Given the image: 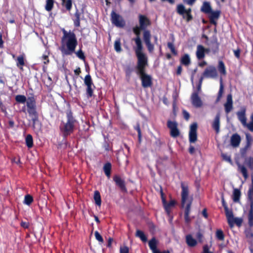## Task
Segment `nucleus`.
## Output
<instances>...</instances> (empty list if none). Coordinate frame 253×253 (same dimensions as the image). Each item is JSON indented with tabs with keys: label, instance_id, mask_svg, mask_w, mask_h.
Instances as JSON below:
<instances>
[{
	"label": "nucleus",
	"instance_id": "f8f14e48",
	"mask_svg": "<svg viewBox=\"0 0 253 253\" xmlns=\"http://www.w3.org/2000/svg\"><path fill=\"white\" fill-rule=\"evenodd\" d=\"M113 179L116 185L120 189L122 192H127V188L126 187L125 181V180L123 179L120 175H115L113 177Z\"/></svg>",
	"mask_w": 253,
	"mask_h": 253
},
{
	"label": "nucleus",
	"instance_id": "4d7b16f0",
	"mask_svg": "<svg viewBox=\"0 0 253 253\" xmlns=\"http://www.w3.org/2000/svg\"><path fill=\"white\" fill-rule=\"evenodd\" d=\"M0 110L3 113L5 116H7L8 113L7 112V108L5 105L1 101H0Z\"/></svg>",
	"mask_w": 253,
	"mask_h": 253
},
{
	"label": "nucleus",
	"instance_id": "6ab92c4d",
	"mask_svg": "<svg viewBox=\"0 0 253 253\" xmlns=\"http://www.w3.org/2000/svg\"><path fill=\"white\" fill-rule=\"evenodd\" d=\"M208 45L211 48V52L213 54L215 55L218 53L219 50V43L218 42L216 38L214 41H211Z\"/></svg>",
	"mask_w": 253,
	"mask_h": 253
},
{
	"label": "nucleus",
	"instance_id": "0eeeda50",
	"mask_svg": "<svg viewBox=\"0 0 253 253\" xmlns=\"http://www.w3.org/2000/svg\"><path fill=\"white\" fill-rule=\"evenodd\" d=\"M111 21L113 24L119 28H123L126 24L123 17L114 10L111 13Z\"/></svg>",
	"mask_w": 253,
	"mask_h": 253
},
{
	"label": "nucleus",
	"instance_id": "cd10ccee",
	"mask_svg": "<svg viewBox=\"0 0 253 253\" xmlns=\"http://www.w3.org/2000/svg\"><path fill=\"white\" fill-rule=\"evenodd\" d=\"M158 241L155 237L152 238L148 243L149 247L152 253H155L158 251H159L157 249Z\"/></svg>",
	"mask_w": 253,
	"mask_h": 253
},
{
	"label": "nucleus",
	"instance_id": "a18cd8bd",
	"mask_svg": "<svg viewBox=\"0 0 253 253\" xmlns=\"http://www.w3.org/2000/svg\"><path fill=\"white\" fill-rule=\"evenodd\" d=\"M84 83L87 85H93L94 87L95 86L93 84L91 77L89 74H87L85 76L84 79Z\"/></svg>",
	"mask_w": 253,
	"mask_h": 253
},
{
	"label": "nucleus",
	"instance_id": "a19ab883",
	"mask_svg": "<svg viewBox=\"0 0 253 253\" xmlns=\"http://www.w3.org/2000/svg\"><path fill=\"white\" fill-rule=\"evenodd\" d=\"M54 0H46L45 9L47 11H50L53 9Z\"/></svg>",
	"mask_w": 253,
	"mask_h": 253
},
{
	"label": "nucleus",
	"instance_id": "e2e57ef3",
	"mask_svg": "<svg viewBox=\"0 0 253 253\" xmlns=\"http://www.w3.org/2000/svg\"><path fill=\"white\" fill-rule=\"evenodd\" d=\"M160 194H161V199H162V201L163 204H166V201H167L166 198V197L165 196V194L163 192V189H162V187H161Z\"/></svg>",
	"mask_w": 253,
	"mask_h": 253
},
{
	"label": "nucleus",
	"instance_id": "ddd939ff",
	"mask_svg": "<svg viewBox=\"0 0 253 253\" xmlns=\"http://www.w3.org/2000/svg\"><path fill=\"white\" fill-rule=\"evenodd\" d=\"M192 105L196 108H200L203 105L202 101L199 97L198 91H194L191 96Z\"/></svg>",
	"mask_w": 253,
	"mask_h": 253
},
{
	"label": "nucleus",
	"instance_id": "f03ea898",
	"mask_svg": "<svg viewBox=\"0 0 253 253\" xmlns=\"http://www.w3.org/2000/svg\"><path fill=\"white\" fill-rule=\"evenodd\" d=\"M137 59L136 73L140 77L142 86L144 88L150 87L153 84L152 79L150 75L146 73V69L148 66V57L147 55L139 56Z\"/></svg>",
	"mask_w": 253,
	"mask_h": 253
},
{
	"label": "nucleus",
	"instance_id": "39448f33",
	"mask_svg": "<svg viewBox=\"0 0 253 253\" xmlns=\"http://www.w3.org/2000/svg\"><path fill=\"white\" fill-rule=\"evenodd\" d=\"M27 112L32 118L33 125L34 126L36 122L38 120L39 115L36 110V101L34 96L28 97L26 100Z\"/></svg>",
	"mask_w": 253,
	"mask_h": 253
},
{
	"label": "nucleus",
	"instance_id": "c756f323",
	"mask_svg": "<svg viewBox=\"0 0 253 253\" xmlns=\"http://www.w3.org/2000/svg\"><path fill=\"white\" fill-rule=\"evenodd\" d=\"M237 165L238 166V171L242 174L244 178L245 179H247L248 178L249 175L246 168L244 166L242 165L238 162L237 163Z\"/></svg>",
	"mask_w": 253,
	"mask_h": 253
},
{
	"label": "nucleus",
	"instance_id": "20e7f679",
	"mask_svg": "<svg viewBox=\"0 0 253 253\" xmlns=\"http://www.w3.org/2000/svg\"><path fill=\"white\" fill-rule=\"evenodd\" d=\"M181 187L182 189L181 192V207L184 208L186 202L187 204L185 208L184 211V219L186 223H188L190 222L191 219L189 217V214L191 210V207L192 205L193 198L188 197L189 189L187 185H185L183 183H181Z\"/></svg>",
	"mask_w": 253,
	"mask_h": 253
},
{
	"label": "nucleus",
	"instance_id": "49530a36",
	"mask_svg": "<svg viewBox=\"0 0 253 253\" xmlns=\"http://www.w3.org/2000/svg\"><path fill=\"white\" fill-rule=\"evenodd\" d=\"M92 85H87L86 89V97L89 99L93 95V89L92 88Z\"/></svg>",
	"mask_w": 253,
	"mask_h": 253
},
{
	"label": "nucleus",
	"instance_id": "393cba45",
	"mask_svg": "<svg viewBox=\"0 0 253 253\" xmlns=\"http://www.w3.org/2000/svg\"><path fill=\"white\" fill-rule=\"evenodd\" d=\"M176 12L179 15H183L184 13L192 14V9L191 8L186 9L182 4H179L177 5Z\"/></svg>",
	"mask_w": 253,
	"mask_h": 253
},
{
	"label": "nucleus",
	"instance_id": "5701e85b",
	"mask_svg": "<svg viewBox=\"0 0 253 253\" xmlns=\"http://www.w3.org/2000/svg\"><path fill=\"white\" fill-rule=\"evenodd\" d=\"M250 203V210L248 214V224L250 227H253V201Z\"/></svg>",
	"mask_w": 253,
	"mask_h": 253
},
{
	"label": "nucleus",
	"instance_id": "4c0bfd02",
	"mask_svg": "<svg viewBox=\"0 0 253 253\" xmlns=\"http://www.w3.org/2000/svg\"><path fill=\"white\" fill-rule=\"evenodd\" d=\"M135 236L139 238L140 240L143 242H146L147 241V238L146 236L145 235L144 233L140 230H136Z\"/></svg>",
	"mask_w": 253,
	"mask_h": 253
},
{
	"label": "nucleus",
	"instance_id": "1a4fd4ad",
	"mask_svg": "<svg viewBox=\"0 0 253 253\" xmlns=\"http://www.w3.org/2000/svg\"><path fill=\"white\" fill-rule=\"evenodd\" d=\"M198 125L194 123L190 126L189 132V141L190 143H195L197 140Z\"/></svg>",
	"mask_w": 253,
	"mask_h": 253
},
{
	"label": "nucleus",
	"instance_id": "8fccbe9b",
	"mask_svg": "<svg viewBox=\"0 0 253 253\" xmlns=\"http://www.w3.org/2000/svg\"><path fill=\"white\" fill-rule=\"evenodd\" d=\"M168 48L170 50V51L174 55H177V51L175 49L174 44L171 42H168L167 44Z\"/></svg>",
	"mask_w": 253,
	"mask_h": 253
},
{
	"label": "nucleus",
	"instance_id": "6e6552de",
	"mask_svg": "<svg viewBox=\"0 0 253 253\" xmlns=\"http://www.w3.org/2000/svg\"><path fill=\"white\" fill-rule=\"evenodd\" d=\"M167 127L170 130V135L172 137L176 138L180 135V130L178 128V124L176 121L169 120L167 121Z\"/></svg>",
	"mask_w": 253,
	"mask_h": 253
},
{
	"label": "nucleus",
	"instance_id": "37998d69",
	"mask_svg": "<svg viewBox=\"0 0 253 253\" xmlns=\"http://www.w3.org/2000/svg\"><path fill=\"white\" fill-rule=\"evenodd\" d=\"M248 201H253V177L252 179V185L250 187L248 192Z\"/></svg>",
	"mask_w": 253,
	"mask_h": 253
},
{
	"label": "nucleus",
	"instance_id": "09e8293b",
	"mask_svg": "<svg viewBox=\"0 0 253 253\" xmlns=\"http://www.w3.org/2000/svg\"><path fill=\"white\" fill-rule=\"evenodd\" d=\"M216 238L220 240L223 241L224 239V235L221 229H217L215 233Z\"/></svg>",
	"mask_w": 253,
	"mask_h": 253
},
{
	"label": "nucleus",
	"instance_id": "5fc2aeb1",
	"mask_svg": "<svg viewBox=\"0 0 253 253\" xmlns=\"http://www.w3.org/2000/svg\"><path fill=\"white\" fill-rule=\"evenodd\" d=\"M134 129L137 131L138 133V138L139 142L141 140V129L140 127L139 124L137 123L136 125L134 126Z\"/></svg>",
	"mask_w": 253,
	"mask_h": 253
},
{
	"label": "nucleus",
	"instance_id": "6e6d98bb",
	"mask_svg": "<svg viewBox=\"0 0 253 253\" xmlns=\"http://www.w3.org/2000/svg\"><path fill=\"white\" fill-rule=\"evenodd\" d=\"M63 5L65 6L67 10L70 11L72 7V0H65V2Z\"/></svg>",
	"mask_w": 253,
	"mask_h": 253
},
{
	"label": "nucleus",
	"instance_id": "72a5a7b5",
	"mask_svg": "<svg viewBox=\"0 0 253 253\" xmlns=\"http://www.w3.org/2000/svg\"><path fill=\"white\" fill-rule=\"evenodd\" d=\"M175 202L174 200H171L169 203L166 201V204H163L166 212L168 214L169 213L170 209L172 207L175 206Z\"/></svg>",
	"mask_w": 253,
	"mask_h": 253
},
{
	"label": "nucleus",
	"instance_id": "69168bd1",
	"mask_svg": "<svg viewBox=\"0 0 253 253\" xmlns=\"http://www.w3.org/2000/svg\"><path fill=\"white\" fill-rule=\"evenodd\" d=\"M42 58L44 64H47L49 63V61L48 55H43L42 57Z\"/></svg>",
	"mask_w": 253,
	"mask_h": 253
},
{
	"label": "nucleus",
	"instance_id": "4468645a",
	"mask_svg": "<svg viewBox=\"0 0 253 253\" xmlns=\"http://www.w3.org/2000/svg\"><path fill=\"white\" fill-rule=\"evenodd\" d=\"M139 23L140 28L145 31H147V27L150 25L151 22L150 20L145 15L140 14L139 15Z\"/></svg>",
	"mask_w": 253,
	"mask_h": 253
},
{
	"label": "nucleus",
	"instance_id": "7c9ffc66",
	"mask_svg": "<svg viewBox=\"0 0 253 253\" xmlns=\"http://www.w3.org/2000/svg\"><path fill=\"white\" fill-rule=\"evenodd\" d=\"M241 193L240 189L235 188L233 190L232 199L234 202H238L240 201Z\"/></svg>",
	"mask_w": 253,
	"mask_h": 253
},
{
	"label": "nucleus",
	"instance_id": "2eb2a0df",
	"mask_svg": "<svg viewBox=\"0 0 253 253\" xmlns=\"http://www.w3.org/2000/svg\"><path fill=\"white\" fill-rule=\"evenodd\" d=\"M204 77L207 78H215L217 76V71L213 66H210L207 68L203 73Z\"/></svg>",
	"mask_w": 253,
	"mask_h": 253
},
{
	"label": "nucleus",
	"instance_id": "79ce46f5",
	"mask_svg": "<svg viewBox=\"0 0 253 253\" xmlns=\"http://www.w3.org/2000/svg\"><path fill=\"white\" fill-rule=\"evenodd\" d=\"M218 70L219 73L222 75H226V71L224 62L222 61H219L218 62Z\"/></svg>",
	"mask_w": 253,
	"mask_h": 253
},
{
	"label": "nucleus",
	"instance_id": "58836bf2",
	"mask_svg": "<svg viewBox=\"0 0 253 253\" xmlns=\"http://www.w3.org/2000/svg\"><path fill=\"white\" fill-rule=\"evenodd\" d=\"M25 141L28 148H31L33 146V139L31 134H28L27 135Z\"/></svg>",
	"mask_w": 253,
	"mask_h": 253
},
{
	"label": "nucleus",
	"instance_id": "bb28decb",
	"mask_svg": "<svg viewBox=\"0 0 253 253\" xmlns=\"http://www.w3.org/2000/svg\"><path fill=\"white\" fill-rule=\"evenodd\" d=\"M200 10L202 12L207 14H209L212 10L210 2L209 1H204L203 3Z\"/></svg>",
	"mask_w": 253,
	"mask_h": 253
},
{
	"label": "nucleus",
	"instance_id": "412c9836",
	"mask_svg": "<svg viewBox=\"0 0 253 253\" xmlns=\"http://www.w3.org/2000/svg\"><path fill=\"white\" fill-rule=\"evenodd\" d=\"M185 242L187 246L190 248H194L198 244V241L197 240L194 239L190 234L186 235Z\"/></svg>",
	"mask_w": 253,
	"mask_h": 253
},
{
	"label": "nucleus",
	"instance_id": "0e129e2a",
	"mask_svg": "<svg viewBox=\"0 0 253 253\" xmlns=\"http://www.w3.org/2000/svg\"><path fill=\"white\" fill-rule=\"evenodd\" d=\"M120 253H129V249L126 246L121 247L120 248Z\"/></svg>",
	"mask_w": 253,
	"mask_h": 253
},
{
	"label": "nucleus",
	"instance_id": "9d476101",
	"mask_svg": "<svg viewBox=\"0 0 253 253\" xmlns=\"http://www.w3.org/2000/svg\"><path fill=\"white\" fill-rule=\"evenodd\" d=\"M143 40L150 53L153 51L154 49V45L151 42V33L149 30L143 31Z\"/></svg>",
	"mask_w": 253,
	"mask_h": 253
},
{
	"label": "nucleus",
	"instance_id": "a211bd4d",
	"mask_svg": "<svg viewBox=\"0 0 253 253\" xmlns=\"http://www.w3.org/2000/svg\"><path fill=\"white\" fill-rule=\"evenodd\" d=\"M220 114L218 112L216 114L211 125L212 128L215 131L216 133H218L220 131Z\"/></svg>",
	"mask_w": 253,
	"mask_h": 253
},
{
	"label": "nucleus",
	"instance_id": "e433bc0d",
	"mask_svg": "<svg viewBox=\"0 0 253 253\" xmlns=\"http://www.w3.org/2000/svg\"><path fill=\"white\" fill-rule=\"evenodd\" d=\"M224 92V86L222 83V79H220L219 89L217 94V96L216 99V102H217L220 101L222 96Z\"/></svg>",
	"mask_w": 253,
	"mask_h": 253
},
{
	"label": "nucleus",
	"instance_id": "c85d7f7f",
	"mask_svg": "<svg viewBox=\"0 0 253 253\" xmlns=\"http://www.w3.org/2000/svg\"><path fill=\"white\" fill-rule=\"evenodd\" d=\"M112 165L110 162L106 163L103 167V171L106 176L109 178L111 174Z\"/></svg>",
	"mask_w": 253,
	"mask_h": 253
},
{
	"label": "nucleus",
	"instance_id": "b1692460",
	"mask_svg": "<svg viewBox=\"0 0 253 253\" xmlns=\"http://www.w3.org/2000/svg\"><path fill=\"white\" fill-rule=\"evenodd\" d=\"M16 66L21 71H23V66L25 65V58L24 54L18 56L16 59Z\"/></svg>",
	"mask_w": 253,
	"mask_h": 253
},
{
	"label": "nucleus",
	"instance_id": "ea45409f",
	"mask_svg": "<svg viewBox=\"0 0 253 253\" xmlns=\"http://www.w3.org/2000/svg\"><path fill=\"white\" fill-rule=\"evenodd\" d=\"M231 221H232V224L229 225L230 227H233L234 224L237 226L240 227L243 222V219L239 217H234Z\"/></svg>",
	"mask_w": 253,
	"mask_h": 253
},
{
	"label": "nucleus",
	"instance_id": "f704fd0d",
	"mask_svg": "<svg viewBox=\"0 0 253 253\" xmlns=\"http://www.w3.org/2000/svg\"><path fill=\"white\" fill-rule=\"evenodd\" d=\"M75 18L73 19L74 25L76 27L80 26V16L81 13L77 10L74 14Z\"/></svg>",
	"mask_w": 253,
	"mask_h": 253
},
{
	"label": "nucleus",
	"instance_id": "603ef678",
	"mask_svg": "<svg viewBox=\"0 0 253 253\" xmlns=\"http://www.w3.org/2000/svg\"><path fill=\"white\" fill-rule=\"evenodd\" d=\"M221 156L223 160L228 162L231 165L233 164L231 156L230 155H228L225 153H222Z\"/></svg>",
	"mask_w": 253,
	"mask_h": 253
},
{
	"label": "nucleus",
	"instance_id": "f257e3e1",
	"mask_svg": "<svg viewBox=\"0 0 253 253\" xmlns=\"http://www.w3.org/2000/svg\"><path fill=\"white\" fill-rule=\"evenodd\" d=\"M62 32L63 35L61 38V45L60 48L62 53L66 55H70L75 53L79 58L84 60L85 56L81 48L75 52L78 45L76 34L73 32H68L64 29L62 30Z\"/></svg>",
	"mask_w": 253,
	"mask_h": 253
},
{
	"label": "nucleus",
	"instance_id": "9b49d317",
	"mask_svg": "<svg viewBox=\"0 0 253 253\" xmlns=\"http://www.w3.org/2000/svg\"><path fill=\"white\" fill-rule=\"evenodd\" d=\"M208 14L210 24L216 27L217 21L220 16L221 11L219 10H212Z\"/></svg>",
	"mask_w": 253,
	"mask_h": 253
},
{
	"label": "nucleus",
	"instance_id": "a878e982",
	"mask_svg": "<svg viewBox=\"0 0 253 253\" xmlns=\"http://www.w3.org/2000/svg\"><path fill=\"white\" fill-rule=\"evenodd\" d=\"M247 138L248 139V141L244 146V147L241 148L240 149V154L242 158H245L247 156V151L248 149L250 148L251 143L249 140V136L248 134L246 135Z\"/></svg>",
	"mask_w": 253,
	"mask_h": 253
},
{
	"label": "nucleus",
	"instance_id": "3c124183",
	"mask_svg": "<svg viewBox=\"0 0 253 253\" xmlns=\"http://www.w3.org/2000/svg\"><path fill=\"white\" fill-rule=\"evenodd\" d=\"M182 18L186 21V22L188 23L192 21L193 19L192 14H188L184 13L183 15H181Z\"/></svg>",
	"mask_w": 253,
	"mask_h": 253
},
{
	"label": "nucleus",
	"instance_id": "423d86ee",
	"mask_svg": "<svg viewBox=\"0 0 253 253\" xmlns=\"http://www.w3.org/2000/svg\"><path fill=\"white\" fill-rule=\"evenodd\" d=\"M141 30H143L142 28H140V26H137L133 27L132 29L133 32L136 35V37L133 39V41L135 42L136 45V47L134 48V51L136 57L146 55V54L142 51L143 45L140 39V33Z\"/></svg>",
	"mask_w": 253,
	"mask_h": 253
},
{
	"label": "nucleus",
	"instance_id": "4be33fe9",
	"mask_svg": "<svg viewBox=\"0 0 253 253\" xmlns=\"http://www.w3.org/2000/svg\"><path fill=\"white\" fill-rule=\"evenodd\" d=\"M196 54L198 60H201L205 58V47L202 45L199 44L197 45Z\"/></svg>",
	"mask_w": 253,
	"mask_h": 253
},
{
	"label": "nucleus",
	"instance_id": "f3484780",
	"mask_svg": "<svg viewBox=\"0 0 253 253\" xmlns=\"http://www.w3.org/2000/svg\"><path fill=\"white\" fill-rule=\"evenodd\" d=\"M224 106L226 114L229 113L233 109L232 95L231 93L227 95L226 102Z\"/></svg>",
	"mask_w": 253,
	"mask_h": 253
},
{
	"label": "nucleus",
	"instance_id": "bf43d9fd",
	"mask_svg": "<svg viewBox=\"0 0 253 253\" xmlns=\"http://www.w3.org/2000/svg\"><path fill=\"white\" fill-rule=\"evenodd\" d=\"M94 236L95 239L99 242L103 243L104 242V240L102 236L100 234V233L96 231L94 233Z\"/></svg>",
	"mask_w": 253,
	"mask_h": 253
},
{
	"label": "nucleus",
	"instance_id": "473e14b6",
	"mask_svg": "<svg viewBox=\"0 0 253 253\" xmlns=\"http://www.w3.org/2000/svg\"><path fill=\"white\" fill-rule=\"evenodd\" d=\"M224 211L226 216L227 219L228 223L229 225H231L232 222L231 220L234 218L233 211L231 210H229V209H227L226 210Z\"/></svg>",
	"mask_w": 253,
	"mask_h": 253
},
{
	"label": "nucleus",
	"instance_id": "13d9d810",
	"mask_svg": "<svg viewBox=\"0 0 253 253\" xmlns=\"http://www.w3.org/2000/svg\"><path fill=\"white\" fill-rule=\"evenodd\" d=\"M114 48L117 52H120L122 50L121 44L119 40L116 41L114 43Z\"/></svg>",
	"mask_w": 253,
	"mask_h": 253
},
{
	"label": "nucleus",
	"instance_id": "dca6fc26",
	"mask_svg": "<svg viewBox=\"0 0 253 253\" xmlns=\"http://www.w3.org/2000/svg\"><path fill=\"white\" fill-rule=\"evenodd\" d=\"M241 141V137L237 133L232 135L230 138V145L233 148H237L239 146Z\"/></svg>",
	"mask_w": 253,
	"mask_h": 253
},
{
	"label": "nucleus",
	"instance_id": "338daca9",
	"mask_svg": "<svg viewBox=\"0 0 253 253\" xmlns=\"http://www.w3.org/2000/svg\"><path fill=\"white\" fill-rule=\"evenodd\" d=\"M182 113H183V117L184 118V119L187 121L190 118L189 113L186 110H183L182 111Z\"/></svg>",
	"mask_w": 253,
	"mask_h": 253
},
{
	"label": "nucleus",
	"instance_id": "c9c22d12",
	"mask_svg": "<svg viewBox=\"0 0 253 253\" xmlns=\"http://www.w3.org/2000/svg\"><path fill=\"white\" fill-rule=\"evenodd\" d=\"M93 199L96 205L100 206L101 204V199L100 192L95 190L94 192Z\"/></svg>",
	"mask_w": 253,
	"mask_h": 253
},
{
	"label": "nucleus",
	"instance_id": "774afa93",
	"mask_svg": "<svg viewBox=\"0 0 253 253\" xmlns=\"http://www.w3.org/2000/svg\"><path fill=\"white\" fill-rule=\"evenodd\" d=\"M247 126L248 128L251 131H253V122H250L249 123L245 125Z\"/></svg>",
	"mask_w": 253,
	"mask_h": 253
},
{
	"label": "nucleus",
	"instance_id": "2f4dec72",
	"mask_svg": "<svg viewBox=\"0 0 253 253\" xmlns=\"http://www.w3.org/2000/svg\"><path fill=\"white\" fill-rule=\"evenodd\" d=\"M180 63L184 66H188L191 63V60L188 54H185L180 59Z\"/></svg>",
	"mask_w": 253,
	"mask_h": 253
},
{
	"label": "nucleus",
	"instance_id": "c03bdc74",
	"mask_svg": "<svg viewBox=\"0 0 253 253\" xmlns=\"http://www.w3.org/2000/svg\"><path fill=\"white\" fill-rule=\"evenodd\" d=\"M33 197L29 194H27L25 196L23 203L28 206H30L33 203Z\"/></svg>",
	"mask_w": 253,
	"mask_h": 253
},
{
	"label": "nucleus",
	"instance_id": "864d4df0",
	"mask_svg": "<svg viewBox=\"0 0 253 253\" xmlns=\"http://www.w3.org/2000/svg\"><path fill=\"white\" fill-rule=\"evenodd\" d=\"M196 237L198 243H202L203 242L204 235L200 231L197 232Z\"/></svg>",
	"mask_w": 253,
	"mask_h": 253
},
{
	"label": "nucleus",
	"instance_id": "680f3d73",
	"mask_svg": "<svg viewBox=\"0 0 253 253\" xmlns=\"http://www.w3.org/2000/svg\"><path fill=\"white\" fill-rule=\"evenodd\" d=\"M246 236L247 238L253 239V233L251 229H247L245 231Z\"/></svg>",
	"mask_w": 253,
	"mask_h": 253
},
{
	"label": "nucleus",
	"instance_id": "aec40b11",
	"mask_svg": "<svg viewBox=\"0 0 253 253\" xmlns=\"http://www.w3.org/2000/svg\"><path fill=\"white\" fill-rule=\"evenodd\" d=\"M246 108L243 107L241 108L240 111L237 112L238 119L243 125H246L247 118L246 117Z\"/></svg>",
	"mask_w": 253,
	"mask_h": 253
},
{
	"label": "nucleus",
	"instance_id": "de8ad7c7",
	"mask_svg": "<svg viewBox=\"0 0 253 253\" xmlns=\"http://www.w3.org/2000/svg\"><path fill=\"white\" fill-rule=\"evenodd\" d=\"M15 99L16 101L19 103H25L27 100L26 96L24 95H17Z\"/></svg>",
	"mask_w": 253,
	"mask_h": 253
},
{
	"label": "nucleus",
	"instance_id": "052dcab7",
	"mask_svg": "<svg viewBox=\"0 0 253 253\" xmlns=\"http://www.w3.org/2000/svg\"><path fill=\"white\" fill-rule=\"evenodd\" d=\"M132 71L133 69L130 67H127L125 70L126 77L129 78L131 75Z\"/></svg>",
	"mask_w": 253,
	"mask_h": 253
},
{
	"label": "nucleus",
	"instance_id": "7ed1b4c3",
	"mask_svg": "<svg viewBox=\"0 0 253 253\" xmlns=\"http://www.w3.org/2000/svg\"><path fill=\"white\" fill-rule=\"evenodd\" d=\"M67 122H62L59 126V129L62 136L66 138L73 133L75 128L77 120L73 116L71 110H67L66 112Z\"/></svg>",
	"mask_w": 253,
	"mask_h": 253
}]
</instances>
